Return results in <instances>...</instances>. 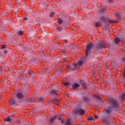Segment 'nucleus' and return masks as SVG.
I'll use <instances>...</instances> for the list:
<instances>
[{"label": "nucleus", "mask_w": 125, "mask_h": 125, "mask_svg": "<svg viewBox=\"0 0 125 125\" xmlns=\"http://www.w3.org/2000/svg\"><path fill=\"white\" fill-rule=\"evenodd\" d=\"M9 103L10 105H14V104H16V102L14 100H12Z\"/></svg>", "instance_id": "nucleus-13"}, {"label": "nucleus", "mask_w": 125, "mask_h": 125, "mask_svg": "<svg viewBox=\"0 0 125 125\" xmlns=\"http://www.w3.org/2000/svg\"><path fill=\"white\" fill-rule=\"evenodd\" d=\"M65 42H67V41H65Z\"/></svg>", "instance_id": "nucleus-41"}, {"label": "nucleus", "mask_w": 125, "mask_h": 125, "mask_svg": "<svg viewBox=\"0 0 125 125\" xmlns=\"http://www.w3.org/2000/svg\"><path fill=\"white\" fill-rule=\"evenodd\" d=\"M62 84L63 85H64V86H66V87H68V86H69V85H70V83H62Z\"/></svg>", "instance_id": "nucleus-11"}, {"label": "nucleus", "mask_w": 125, "mask_h": 125, "mask_svg": "<svg viewBox=\"0 0 125 125\" xmlns=\"http://www.w3.org/2000/svg\"><path fill=\"white\" fill-rule=\"evenodd\" d=\"M116 15H117V16H119V14H116Z\"/></svg>", "instance_id": "nucleus-39"}, {"label": "nucleus", "mask_w": 125, "mask_h": 125, "mask_svg": "<svg viewBox=\"0 0 125 125\" xmlns=\"http://www.w3.org/2000/svg\"><path fill=\"white\" fill-rule=\"evenodd\" d=\"M101 19H102L103 20V21H106V18L104 17H101Z\"/></svg>", "instance_id": "nucleus-23"}, {"label": "nucleus", "mask_w": 125, "mask_h": 125, "mask_svg": "<svg viewBox=\"0 0 125 125\" xmlns=\"http://www.w3.org/2000/svg\"><path fill=\"white\" fill-rule=\"evenodd\" d=\"M2 48H5V45H2Z\"/></svg>", "instance_id": "nucleus-31"}, {"label": "nucleus", "mask_w": 125, "mask_h": 125, "mask_svg": "<svg viewBox=\"0 0 125 125\" xmlns=\"http://www.w3.org/2000/svg\"><path fill=\"white\" fill-rule=\"evenodd\" d=\"M87 120L90 122H93V121H94V118L93 117H89L87 118Z\"/></svg>", "instance_id": "nucleus-14"}, {"label": "nucleus", "mask_w": 125, "mask_h": 125, "mask_svg": "<svg viewBox=\"0 0 125 125\" xmlns=\"http://www.w3.org/2000/svg\"><path fill=\"white\" fill-rule=\"evenodd\" d=\"M63 123H64V120H62V124H63Z\"/></svg>", "instance_id": "nucleus-35"}, {"label": "nucleus", "mask_w": 125, "mask_h": 125, "mask_svg": "<svg viewBox=\"0 0 125 125\" xmlns=\"http://www.w3.org/2000/svg\"><path fill=\"white\" fill-rule=\"evenodd\" d=\"M120 39H119V38H116V39H115V43H119V42H120Z\"/></svg>", "instance_id": "nucleus-21"}, {"label": "nucleus", "mask_w": 125, "mask_h": 125, "mask_svg": "<svg viewBox=\"0 0 125 125\" xmlns=\"http://www.w3.org/2000/svg\"><path fill=\"white\" fill-rule=\"evenodd\" d=\"M92 47H93V44L92 43H88V44L87 45L86 50L85 52L86 57H87V55H88V53H89L90 49H91Z\"/></svg>", "instance_id": "nucleus-3"}, {"label": "nucleus", "mask_w": 125, "mask_h": 125, "mask_svg": "<svg viewBox=\"0 0 125 125\" xmlns=\"http://www.w3.org/2000/svg\"><path fill=\"white\" fill-rule=\"evenodd\" d=\"M43 100V98H41L40 99V101H41V102H42Z\"/></svg>", "instance_id": "nucleus-33"}, {"label": "nucleus", "mask_w": 125, "mask_h": 125, "mask_svg": "<svg viewBox=\"0 0 125 125\" xmlns=\"http://www.w3.org/2000/svg\"><path fill=\"white\" fill-rule=\"evenodd\" d=\"M67 67L70 68V66L68 65Z\"/></svg>", "instance_id": "nucleus-40"}, {"label": "nucleus", "mask_w": 125, "mask_h": 125, "mask_svg": "<svg viewBox=\"0 0 125 125\" xmlns=\"http://www.w3.org/2000/svg\"><path fill=\"white\" fill-rule=\"evenodd\" d=\"M57 30H58V31H62V28L61 27H58Z\"/></svg>", "instance_id": "nucleus-26"}, {"label": "nucleus", "mask_w": 125, "mask_h": 125, "mask_svg": "<svg viewBox=\"0 0 125 125\" xmlns=\"http://www.w3.org/2000/svg\"><path fill=\"white\" fill-rule=\"evenodd\" d=\"M97 47H98V48H104L105 43H104V42H101L100 43L98 44Z\"/></svg>", "instance_id": "nucleus-4"}, {"label": "nucleus", "mask_w": 125, "mask_h": 125, "mask_svg": "<svg viewBox=\"0 0 125 125\" xmlns=\"http://www.w3.org/2000/svg\"><path fill=\"white\" fill-rule=\"evenodd\" d=\"M73 65L74 66V68H72V67H70V70L74 71V70H76L75 68L77 67V63H73Z\"/></svg>", "instance_id": "nucleus-10"}, {"label": "nucleus", "mask_w": 125, "mask_h": 125, "mask_svg": "<svg viewBox=\"0 0 125 125\" xmlns=\"http://www.w3.org/2000/svg\"><path fill=\"white\" fill-rule=\"evenodd\" d=\"M101 25H102L101 24V23H100V22H97L96 23V27H100V26H101Z\"/></svg>", "instance_id": "nucleus-19"}, {"label": "nucleus", "mask_w": 125, "mask_h": 125, "mask_svg": "<svg viewBox=\"0 0 125 125\" xmlns=\"http://www.w3.org/2000/svg\"><path fill=\"white\" fill-rule=\"evenodd\" d=\"M101 11H102V12H105V11H106V8H103L102 9Z\"/></svg>", "instance_id": "nucleus-25"}, {"label": "nucleus", "mask_w": 125, "mask_h": 125, "mask_svg": "<svg viewBox=\"0 0 125 125\" xmlns=\"http://www.w3.org/2000/svg\"><path fill=\"white\" fill-rule=\"evenodd\" d=\"M104 122H107V119H106V118H104Z\"/></svg>", "instance_id": "nucleus-38"}, {"label": "nucleus", "mask_w": 125, "mask_h": 125, "mask_svg": "<svg viewBox=\"0 0 125 125\" xmlns=\"http://www.w3.org/2000/svg\"><path fill=\"white\" fill-rule=\"evenodd\" d=\"M95 119L96 120H97V119H98V116L97 115H95Z\"/></svg>", "instance_id": "nucleus-29"}, {"label": "nucleus", "mask_w": 125, "mask_h": 125, "mask_svg": "<svg viewBox=\"0 0 125 125\" xmlns=\"http://www.w3.org/2000/svg\"><path fill=\"white\" fill-rule=\"evenodd\" d=\"M17 97L19 99L23 98V95L21 94V93H18L17 95Z\"/></svg>", "instance_id": "nucleus-7"}, {"label": "nucleus", "mask_w": 125, "mask_h": 125, "mask_svg": "<svg viewBox=\"0 0 125 125\" xmlns=\"http://www.w3.org/2000/svg\"><path fill=\"white\" fill-rule=\"evenodd\" d=\"M58 120H59V121L61 120H62V119H61V117H59V118H58Z\"/></svg>", "instance_id": "nucleus-34"}, {"label": "nucleus", "mask_w": 125, "mask_h": 125, "mask_svg": "<svg viewBox=\"0 0 125 125\" xmlns=\"http://www.w3.org/2000/svg\"><path fill=\"white\" fill-rule=\"evenodd\" d=\"M57 118L56 116H53V117H51L50 119V122L51 123H53L54 122V120Z\"/></svg>", "instance_id": "nucleus-12"}, {"label": "nucleus", "mask_w": 125, "mask_h": 125, "mask_svg": "<svg viewBox=\"0 0 125 125\" xmlns=\"http://www.w3.org/2000/svg\"><path fill=\"white\" fill-rule=\"evenodd\" d=\"M60 102V100L59 99H55L54 103L56 105H59V103Z\"/></svg>", "instance_id": "nucleus-8"}, {"label": "nucleus", "mask_w": 125, "mask_h": 125, "mask_svg": "<svg viewBox=\"0 0 125 125\" xmlns=\"http://www.w3.org/2000/svg\"><path fill=\"white\" fill-rule=\"evenodd\" d=\"M80 83H81V84H82V85H83V84H84V82L83 80L81 81Z\"/></svg>", "instance_id": "nucleus-28"}, {"label": "nucleus", "mask_w": 125, "mask_h": 125, "mask_svg": "<svg viewBox=\"0 0 125 125\" xmlns=\"http://www.w3.org/2000/svg\"><path fill=\"white\" fill-rule=\"evenodd\" d=\"M65 125H73V123L71 122V120L69 119L64 123Z\"/></svg>", "instance_id": "nucleus-6"}, {"label": "nucleus", "mask_w": 125, "mask_h": 125, "mask_svg": "<svg viewBox=\"0 0 125 125\" xmlns=\"http://www.w3.org/2000/svg\"><path fill=\"white\" fill-rule=\"evenodd\" d=\"M23 20H27V18H25L23 19Z\"/></svg>", "instance_id": "nucleus-37"}, {"label": "nucleus", "mask_w": 125, "mask_h": 125, "mask_svg": "<svg viewBox=\"0 0 125 125\" xmlns=\"http://www.w3.org/2000/svg\"><path fill=\"white\" fill-rule=\"evenodd\" d=\"M73 86L75 88H77V87H79V86H80V85L78 83H75L73 85Z\"/></svg>", "instance_id": "nucleus-16"}, {"label": "nucleus", "mask_w": 125, "mask_h": 125, "mask_svg": "<svg viewBox=\"0 0 125 125\" xmlns=\"http://www.w3.org/2000/svg\"><path fill=\"white\" fill-rule=\"evenodd\" d=\"M84 60H85V58L83 57L81 60L78 61L77 62V65H78V66H82L83 64Z\"/></svg>", "instance_id": "nucleus-5"}, {"label": "nucleus", "mask_w": 125, "mask_h": 125, "mask_svg": "<svg viewBox=\"0 0 125 125\" xmlns=\"http://www.w3.org/2000/svg\"><path fill=\"white\" fill-rule=\"evenodd\" d=\"M51 94H55L56 93V91L55 90H51L50 91Z\"/></svg>", "instance_id": "nucleus-17"}, {"label": "nucleus", "mask_w": 125, "mask_h": 125, "mask_svg": "<svg viewBox=\"0 0 125 125\" xmlns=\"http://www.w3.org/2000/svg\"><path fill=\"white\" fill-rule=\"evenodd\" d=\"M4 54H6V53H7V51L6 50H4Z\"/></svg>", "instance_id": "nucleus-32"}, {"label": "nucleus", "mask_w": 125, "mask_h": 125, "mask_svg": "<svg viewBox=\"0 0 125 125\" xmlns=\"http://www.w3.org/2000/svg\"><path fill=\"white\" fill-rule=\"evenodd\" d=\"M74 114H79L80 116H82L85 113V111L82 108H77L73 110Z\"/></svg>", "instance_id": "nucleus-2"}, {"label": "nucleus", "mask_w": 125, "mask_h": 125, "mask_svg": "<svg viewBox=\"0 0 125 125\" xmlns=\"http://www.w3.org/2000/svg\"><path fill=\"white\" fill-rule=\"evenodd\" d=\"M94 97H95V98H96V99H98V100L100 99L99 97L98 96H97V95H95Z\"/></svg>", "instance_id": "nucleus-27"}, {"label": "nucleus", "mask_w": 125, "mask_h": 125, "mask_svg": "<svg viewBox=\"0 0 125 125\" xmlns=\"http://www.w3.org/2000/svg\"><path fill=\"white\" fill-rule=\"evenodd\" d=\"M123 61H124V62H125V57L123 58Z\"/></svg>", "instance_id": "nucleus-36"}, {"label": "nucleus", "mask_w": 125, "mask_h": 125, "mask_svg": "<svg viewBox=\"0 0 125 125\" xmlns=\"http://www.w3.org/2000/svg\"><path fill=\"white\" fill-rule=\"evenodd\" d=\"M58 22L59 24H62V20L61 19H58Z\"/></svg>", "instance_id": "nucleus-22"}, {"label": "nucleus", "mask_w": 125, "mask_h": 125, "mask_svg": "<svg viewBox=\"0 0 125 125\" xmlns=\"http://www.w3.org/2000/svg\"><path fill=\"white\" fill-rule=\"evenodd\" d=\"M108 2L112 3L113 0H108Z\"/></svg>", "instance_id": "nucleus-30"}, {"label": "nucleus", "mask_w": 125, "mask_h": 125, "mask_svg": "<svg viewBox=\"0 0 125 125\" xmlns=\"http://www.w3.org/2000/svg\"><path fill=\"white\" fill-rule=\"evenodd\" d=\"M83 101H84V102H87V101H88V98H87L85 97H84L83 98Z\"/></svg>", "instance_id": "nucleus-18"}, {"label": "nucleus", "mask_w": 125, "mask_h": 125, "mask_svg": "<svg viewBox=\"0 0 125 125\" xmlns=\"http://www.w3.org/2000/svg\"><path fill=\"white\" fill-rule=\"evenodd\" d=\"M121 99L122 100H125V94H122V95L121 97Z\"/></svg>", "instance_id": "nucleus-15"}, {"label": "nucleus", "mask_w": 125, "mask_h": 125, "mask_svg": "<svg viewBox=\"0 0 125 125\" xmlns=\"http://www.w3.org/2000/svg\"><path fill=\"white\" fill-rule=\"evenodd\" d=\"M4 121L7 122L8 123H11V119L9 118V117H8L6 119H4Z\"/></svg>", "instance_id": "nucleus-9"}, {"label": "nucleus", "mask_w": 125, "mask_h": 125, "mask_svg": "<svg viewBox=\"0 0 125 125\" xmlns=\"http://www.w3.org/2000/svg\"><path fill=\"white\" fill-rule=\"evenodd\" d=\"M18 34L19 36H22V35H23V31H20L18 32Z\"/></svg>", "instance_id": "nucleus-20"}, {"label": "nucleus", "mask_w": 125, "mask_h": 125, "mask_svg": "<svg viewBox=\"0 0 125 125\" xmlns=\"http://www.w3.org/2000/svg\"><path fill=\"white\" fill-rule=\"evenodd\" d=\"M54 16V12H51L50 14V17H52L53 16Z\"/></svg>", "instance_id": "nucleus-24"}, {"label": "nucleus", "mask_w": 125, "mask_h": 125, "mask_svg": "<svg viewBox=\"0 0 125 125\" xmlns=\"http://www.w3.org/2000/svg\"><path fill=\"white\" fill-rule=\"evenodd\" d=\"M110 103L111 104V106L109 107L108 108L105 109V111L107 114H110L111 112H112V109L119 108V104L115 100H112L110 102Z\"/></svg>", "instance_id": "nucleus-1"}]
</instances>
